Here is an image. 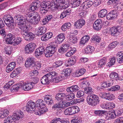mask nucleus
Masks as SVG:
<instances>
[{"mask_svg": "<svg viewBox=\"0 0 123 123\" xmlns=\"http://www.w3.org/2000/svg\"><path fill=\"white\" fill-rule=\"evenodd\" d=\"M14 19L17 22L18 26L21 30V34L25 40H30L34 38V35L32 33L28 31V27L25 23V19L23 17L16 15Z\"/></svg>", "mask_w": 123, "mask_h": 123, "instance_id": "nucleus-1", "label": "nucleus"}, {"mask_svg": "<svg viewBox=\"0 0 123 123\" xmlns=\"http://www.w3.org/2000/svg\"><path fill=\"white\" fill-rule=\"evenodd\" d=\"M19 15L22 16L25 20H26L28 22L33 24H37L40 20V17L39 14L37 12L31 13L28 12L24 15Z\"/></svg>", "mask_w": 123, "mask_h": 123, "instance_id": "nucleus-2", "label": "nucleus"}, {"mask_svg": "<svg viewBox=\"0 0 123 123\" xmlns=\"http://www.w3.org/2000/svg\"><path fill=\"white\" fill-rule=\"evenodd\" d=\"M68 0H53L50 5L56 8L64 9L68 7Z\"/></svg>", "mask_w": 123, "mask_h": 123, "instance_id": "nucleus-3", "label": "nucleus"}, {"mask_svg": "<svg viewBox=\"0 0 123 123\" xmlns=\"http://www.w3.org/2000/svg\"><path fill=\"white\" fill-rule=\"evenodd\" d=\"M56 75L55 71H51L43 77L41 80V83L43 84H48L51 82L53 76Z\"/></svg>", "mask_w": 123, "mask_h": 123, "instance_id": "nucleus-4", "label": "nucleus"}, {"mask_svg": "<svg viewBox=\"0 0 123 123\" xmlns=\"http://www.w3.org/2000/svg\"><path fill=\"white\" fill-rule=\"evenodd\" d=\"M100 100L98 96L95 94H92L90 97L87 96V102L90 105L95 106L99 104Z\"/></svg>", "mask_w": 123, "mask_h": 123, "instance_id": "nucleus-5", "label": "nucleus"}, {"mask_svg": "<svg viewBox=\"0 0 123 123\" xmlns=\"http://www.w3.org/2000/svg\"><path fill=\"white\" fill-rule=\"evenodd\" d=\"M5 23L6 25L11 29L14 28L13 18L10 15H5L3 18Z\"/></svg>", "mask_w": 123, "mask_h": 123, "instance_id": "nucleus-6", "label": "nucleus"}, {"mask_svg": "<svg viewBox=\"0 0 123 123\" xmlns=\"http://www.w3.org/2000/svg\"><path fill=\"white\" fill-rule=\"evenodd\" d=\"M119 1V0H110L108 2L112 4L116 10L120 11L123 9V5L120 3Z\"/></svg>", "mask_w": 123, "mask_h": 123, "instance_id": "nucleus-7", "label": "nucleus"}, {"mask_svg": "<svg viewBox=\"0 0 123 123\" xmlns=\"http://www.w3.org/2000/svg\"><path fill=\"white\" fill-rule=\"evenodd\" d=\"M23 113L21 111L19 110L15 112L12 116L14 122L16 123L19 121L20 119L23 117Z\"/></svg>", "mask_w": 123, "mask_h": 123, "instance_id": "nucleus-8", "label": "nucleus"}, {"mask_svg": "<svg viewBox=\"0 0 123 123\" xmlns=\"http://www.w3.org/2000/svg\"><path fill=\"white\" fill-rule=\"evenodd\" d=\"M36 45L33 43L31 42L26 45L25 48V52L27 53H31L34 50Z\"/></svg>", "mask_w": 123, "mask_h": 123, "instance_id": "nucleus-9", "label": "nucleus"}, {"mask_svg": "<svg viewBox=\"0 0 123 123\" xmlns=\"http://www.w3.org/2000/svg\"><path fill=\"white\" fill-rule=\"evenodd\" d=\"M100 96L109 101L113 100L115 98V95L109 93H101L99 94Z\"/></svg>", "mask_w": 123, "mask_h": 123, "instance_id": "nucleus-10", "label": "nucleus"}, {"mask_svg": "<svg viewBox=\"0 0 123 123\" xmlns=\"http://www.w3.org/2000/svg\"><path fill=\"white\" fill-rule=\"evenodd\" d=\"M55 47L51 45L48 46L46 48V51L45 55L46 57H49L52 56L55 52Z\"/></svg>", "mask_w": 123, "mask_h": 123, "instance_id": "nucleus-11", "label": "nucleus"}, {"mask_svg": "<svg viewBox=\"0 0 123 123\" xmlns=\"http://www.w3.org/2000/svg\"><path fill=\"white\" fill-rule=\"evenodd\" d=\"M115 111L114 110L107 112L105 111L104 115L105 118L107 120L113 119L115 117Z\"/></svg>", "mask_w": 123, "mask_h": 123, "instance_id": "nucleus-12", "label": "nucleus"}, {"mask_svg": "<svg viewBox=\"0 0 123 123\" xmlns=\"http://www.w3.org/2000/svg\"><path fill=\"white\" fill-rule=\"evenodd\" d=\"M26 107L27 111L31 112L34 108L36 107L35 104L33 101H29L27 103Z\"/></svg>", "mask_w": 123, "mask_h": 123, "instance_id": "nucleus-13", "label": "nucleus"}, {"mask_svg": "<svg viewBox=\"0 0 123 123\" xmlns=\"http://www.w3.org/2000/svg\"><path fill=\"white\" fill-rule=\"evenodd\" d=\"M103 25L102 20L100 19L97 20L93 24V26L94 29L98 31L101 28Z\"/></svg>", "mask_w": 123, "mask_h": 123, "instance_id": "nucleus-14", "label": "nucleus"}, {"mask_svg": "<svg viewBox=\"0 0 123 123\" xmlns=\"http://www.w3.org/2000/svg\"><path fill=\"white\" fill-rule=\"evenodd\" d=\"M101 106L102 108L104 109H110L114 108L115 107V105L113 102H110L102 104Z\"/></svg>", "mask_w": 123, "mask_h": 123, "instance_id": "nucleus-15", "label": "nucleus"}, {"mask_svg": "<svg viewBox=\"0 0 123 123\" xmlns=\"http://www.w3.org/2000/svg\"><path fill=\"white\" fill-rule=\"evenodd\" d=\"M85 23V20L83 19H80L75 22L74 25L76 28L80 29L81 28Z\"/></svg>", "mask_w": 123, "mask_h": 123, "instance_id": "nucleus-16", "label": "nucleus"}, {"mask_svg": "<svg viewBox=\"0 0 123 123\" xmlns=\"http://www.w3.org/2000/svg\"><path fill=\"white\" fill-rule=\"evenodd\" d=\"M22 83V88L25 91H28L32 89L33 88V86L32 85V82L30 83Z\"/></svg>", "mask_w": 123, "mask_h": 123, "instance_id": "nucleus-17", "label": "nucleus"}, {"mask_svg": "<svg viewBox=\"0 0 123 123\" xmlns=\"http://www.w3.org/2000/svg\"><path fill=\"white\" fill-rule=\"evenodd\" d=\"M40 3L38 1L31 3L30 6L29 10L33 11L37 10L39 7Z\"/></svg>", "mask_w": 123, "mask_h": 123, "instance_id": "nucleus-18", "label": "nucleus"}, {"mask_svg": "<svg viewBox=\"0 0 123 123\" xmlns=\"http://www.w3.org/2000/svg\"><path fill=\"white\" fill-rule=\"evenodd\" d=\"M117 17V12L116 11L113 10L109 12L106 15V17L108 20H111Z\"/></svg>", "mask_w": 123, "mask_h": 123, "instance_id": "nucleus-19", "label": "nucleus"}, {"mask_svg": "<svg viewBox=\"0 0 123 123\" xmlns=\"http://www.w3.org/2000/svg\"><path fill=\"white\" fill-rule=\"evenodd\" d=\"M46 28L45 27L39 26L36 30V34L39 35L44 34L46 32Z\"/></svg>", "mask_w": 123, "mask_h": 123, "instance_id": "nucleus-20", "label": "nucleus"}, {"mask_svg": "<svg viewBox=\"0 0 123 123\" xmlns=\"http://www.w3.org/2000/svg\"><path fill=\"white\" fill-rule=\"evenodd\" d=\"M65 38L64 34L63 33H61L56 37V42L57 43L60 44L63 41Z\"/></svg>", "mask_w": 123, "mask_h": 123, "instance_id": "nucleus-21", "label": "nucleus"}, {"mask_svg": "<svg viewBox=\"0 0 123 123\" xmlns=\"http://www.w3.org/2000/svg\"><path fill=\"white\" fill-rule=\"evenodd\" d=\"M14 37L13 35L11 34H9L6 36L5 41L7 44H11L13 42Z\"/></svg>", "mask_w": 123, "mask_h": 123, "instance_id": "nucleus-22", "label": "nucleus"}, {"mask_svg": "<svg viewBox=\"0 0 123 123\" xmlns=\"http://www.w3.org/2000/svg\"><path fill=\"white\" fill-rule=\"evenodd\" d=\"M16 65L15 62H12L9 64L6 68V70L7 73H9L14 68Z\"/></svg>", "mask_w": 123, "mask_h": 123, "instance_id": "nucleus-23", "label": "nucleus"}, {"mask_svg": "<svg viewBox=\"0 0 123 123\" xmlns=\"http://www.w3.org/2000/svg\"><path fill=\"white\" fill-rule=\"evenodd\" d=\"M93 4V3L92 1H88L83 2L81 7L84 9H86L91 7Z\"/></svg>", "mask_w": 123, "mask_h": 123, "instance_id": "nucleus-24", "label": "nucleus"}, {"mask_svg": "<svg viewBox=\"0 0 123 123\" xmlns=\"http://www.w3.org/2000/svg\"><path fill=\"white\" fill-rule=\"evenodd\" d=\"M106 61V59L105 58H103L98 61L97 62L98 67L99 68H103L105 65Z\"/></svg>", "mask_w": 123, "mask_h": 123, "instance_id": "nucleus-25", "label": "nucleus"}, {"mask_svg": "<svg viewBox=\"0 0 123 123\" xmlns=\"http://www.w3.org/2000/svg\"><path fill=\"white\" fill-rule=\"evenodd\" d=\"M40 108L41 109L39 110V111H34L35 114L40 116L42 114L48 111V109L45 106Z\"/></svg>", "mask_w": 123, "mask_h": 123, "instance_id": "nucleus-26", "label": "nucleus"}, {"mask_svg": "<svg viewBox=\"0 0 123 123\" xmlns=\"http://www.w3.org/2000/svg\"><path fill=\"white\" fill-rule=\"evenodd\" d=\"M53 34L51 32H48L46 33L45 35L42 36L41 39L42 41H45L48 40L52 37Z\"/></svg>", "mask_w": 123, "mask_h": 123, "instance_id": "nucleus-27", "label": "nucleus"}, {"mask_svg": "<svg viewBox=\"0 0 123 123\" xmlns=\"http://www.w3.org/2000/svg\"><path fill=\"white\" fill-rule=\"evenodd\" d=\"M80 88L77 85H75L68 87L66 91L68 92H76Z\"/></svg>", "mask_w": 123, "mask_h": 123, "instance_id": "nucleus-28", "label": "nucleus"}, {"mask_svg": "<svg viewBox=\"0 0 123 123\" xmlns=\"http://www.w3.org/2000/svg\"><path fill=\"white\" fill-rule=\"evenodd\" d=\"M65 94L63 93H57L55 97L56 99L58 101L63 100L65 101Z\"/></svg>", "mask_w": 123, "mask_h": 123, "instance_id": "nucleus-29", "label": "nucleus"}, {"mask_svg": "<svg viewBox=\"0 0 123 123\" xmlns=\"http://www.w3.org/2000/svg\"><path fill=\"white\" fill-rule=\"evenodd\" d=\"M52 109L54 111H56L59 113L61 112L62 111V108L60 103L55 104L53 106Z\"/></svg>", "mask_w": 123, "mask_h": 123, "instance_id": "nucleus-30", "label": "nucleus"}, {"mask_svg": "<svg viewBox=\"0 0 123 123\" xmlns=\"http://www.w3.org/2000/svg\"><path fill=\"white\" fill-rule=\"evenodd\" d=\"M9 114V111L6 109L0 111V117L4 118L6 117Z\"/></svg>", "mask_w": 123, "mask_h": 123, "instance_id": "nucleus-31", "label": "nucleus"}, {"mask_svg": "<svg viewBox=\"0 0 123 123\" xmlns=\"http://www.w3.org/2000/svg\"><path fill=\"white\" fill-rule=\"evenodd\" d=\"M94 47L90 45L87 46L85 49V52L87 54L92 53L94 51Z\"/></svg>", "mask_w": 123, "mask_h": 123, "instance_id": "nucleus-32", "label": "nucleus"}, {"mask_svg": "<svg viewBox=\"0 0 123 123\" xmlns=\"http://www.w3.org/2000/svg\"><path fill=\"white\" fill-rule=\"evenodd\" d=\"M118 44L117 41H115L113 42L110 43L107 47V51H109L115 48L117 45Z\"/></svg>", "mask_w": 123, "mask_h": 123, "instance_id": "nucleus-33", "label": "nucleus"}, {"mask_svg": "<svg viewBox=\"0 0 123 123\" xmlns=\"http://www.w3.org/2000/svg\"><path fill=\"white\" fill-rule=\"evenodd\" d=\"M43 102V101L42 99H38L37 100L36 102V107L38 108L43 107L45 106Z\"/></svg>", "mask_w": 123, "mask_h": 123, "instance_id": "nucleus-34", "label": "nucleus"}, {"mask_svg": "<svg viewBox=\"0 0 123 123\" xmlns=\"http://www.w3.org/2000/svg\"><path fill=\"white\" fill-rule=\"evenodd\" d=\"M71 13V10L70 9L64 10L61 14L60 17L61 18H63L66 17L67 16L69 15Z\"/></svg>", "mask_w": 123, "mask_h": 123, "instance_id": "nucleus-35", "label": "nucleus"}, {"mask_svg": "<svg viewBox=\"0 0 123 123\" xmlns=\"http://www.w3.org/2000/svg\"><path fill=\"white\" fill-rule=\"evenodd\" d=\"M107 13V11L106 9H103L101 10L98 13V17L101 18L104 17L105 16Z\"/></svg>", "mask_w": 123, "mask_h": 123, "instance_id": "nucleus-36", "label": "nucleus"}, {"mask_svg": "<svg viewBox=\"0 0 123 123\" xmlns=\"http://www.w3.org/2000/svg\"><path fill=\"white\" fill-rule=\"evenodd\" d=\"M76 57L75 56H73L70 58L68 61V66L73 65L75 63Z\"/></svg>", "mask_w": 123, "mask_h": 123, "instance_id": "nucleus-37", "label": "nucleus"}, {"mask_svg": "<svg viewBox=\"0 0 123 123\" xmlns=\"http://www.w3.org/2000/svg\"><path fill=\"white\" fill-rule=\"evenodd\" d=\"M109 77L111 79L116 80H119V77L118 74L115 72H111L110 74Z\"/></svg>", "mask_w": 123, "mask_h": 123, "instance_id": "nucleus-38", "label": "nucleus"}, {"mask_svg": "<svg viewBox=\"0 0 123 123\" xmlns=\"http://www.w3.org/2000/svg\"><path fill=\"white\" fill-rule=\"evenodd\" d=\"M71 26V24L69 22L65 23L62 26L61 29L63 31H65L69 29Z\"/></svg>", "mask_w": 123, "mask_h": 123, "instance_id": "nucleus-39", "label": "nucleus"}, {"mask_svg": "<svg viewBox=\"0 0 123 123\" xmlns=\"http://www.w3.org/2000/svg\"><path fill=\"white\" fill-rule=\"evenodd\" d=\"M22 83H18L16 85H14L12 87L11 89L12 91L17 92L19 89L21 88H22Z\"/></svg>", "mask_w": 123, "mask_h": 123, "instance_id": "nucleus-40", "label": "nucleus"}, {"mask_svg": "<svg viewBox=\"0 0 123 123\" xmlns=\"http://www.w3.org/2000/svg\"><path fill=\"white\" fill-rule=\"evenodd\" d=\"M51 3V2L50 3V2H43L40 5V6L41 7V8L46 9L47 7H48V8L49 7V6L51 7H53L54 8H55V7H54V6H51L50 5Z\"/></svg>", "mask_w": 123, "mask_h": 123, "instance_id": "nucleus-41", "label": "nucleus"}, {"mask_svg": "<svg viewBox=\"0 0 123 123\" xmlns=\"http://www.w3.org/2000/svg\"><path fill=\"white\" fill-rule=\"evenodd\" d=\"M72 115H73L78 112L80 111L79 107L77 106L70 107Z\"/></svg>", "mask_w": 123, "mask_h": 123, "instance_id": "nucleus-42", "label": "nucleus"}, {"mask_svg": "<svg viewBox=\"0 0 123 123\" xmlns=\"http://www.w3.org/2000/svg\"><path fill=\"white\" fill-rule=\"evenodd\" d=\"M90 38V37L88 35H86L83 36L81 38V40L80 42V43L84 44L89 41Z\"/></svg>", "mask_w": 123, "mask_h": 123, "instance_id": "nucleus-43", "label": "nucleus"}, {"mask_svg": "<svg viewBox=\"0 0 123 123\" xmlns=\"http://www.w3.org/2000/svg\"><path fill=\"white\" fill-rule=\"evenodd\" d=\"M81 1L80 0H74L71 3L72 4V7L75 8L79 6L80 4Z\"/></svg>", "mask_w": 123, "mask_h": 123, "instance_id": "nucleus-44", "label": "nucleus"}, {"mask_svg": "<svg viewBox=\"0 0 123 123\" xmlns=\"http://www.w3.org/2000/svg\"><path fill=\"white\" fill-rule=\"evenodd\" d=\"M75 97L74 93H72L68 95H66L65 94V99L66 100H71L74 99Z\"/></svg>", "mask_w": 123, "mask_h": 123, "instance_id": "nucleus-45", "label": "nucleus"}, {"mask_svg": "<svg viewBox=\"0 0 123 123\" xmlns=\"http://www.w3.org/2000/svg\"><path fill=\"white\" fill-rule=\"evenodd\" d=\"M14 121L11 116H9L5 118L3 123H14Z\"/></svg>", "mask_w": 123, "mask_h": 123, "instance_id": "nucleus-46", "label": "nucleus"}, {"mask_svg": "<svg viewBox=\"0 0 123 123\" xmlns=\"http://www.w3.org/2000/svg\"><path fill=\"white\" fill-rule=\"evenodd\" d=\"M71 72V71L70 68L64 69L63 70V73L62 74V75L63 76V75H64L66 76H68L69 75Z\"/></svg>", "mask_w": 123, "mask_h": 123, "instance_id": "nucleus-47", "label": "nucleus"}, {"mask_svg": "<svg viewBox=\"0 0 123 123\" xmlns=\"http://www.w3.org/2000/svg\"><path fill=\"white\" fill-rule=\"evenodd\" d=\"M109 60L110 61L107 64L108 65L107 66L110 67L114 64L116 60L115 57H113L110 58Z\"/></svg>", "mask_w": 123, "mask_h": 123, "instance_id": "nucleus-48", "label": "nucleus"}, {"mask_svg": "<svg viewBox=\"0 0 123 123\" xmlns=\"http://www.w3.org/2000/svg\"><path fill=\"white\" fill-rule=\"evenodd\" d=\"M110 31L111 32V35L112 36H116L118 33L116 27H112L110 29Z\"/></svg>", "mask_w": 123, "mask_h": 123, "instance_id": "nucleus-49", "label": "nucleus"}, {"mask_svg": "<svg viewBox=\"0 0 123 123\" xmlns=\"http://www.w3.org/2000/svg\"><path fill=\"white\" fill-rule=\"evenodd\" d=\"M81 118L80 117L76 116L71 121V122L72 123H78L81 121Z\"/></svg>", "mask_w": 123, "mask_h": 123, "instance_id": "nucleus-50", "label": "nucleus"}, {"mask_svg": "<svg viewBox=\"0 0 123 123\" xmlns=\"http://www.w3.org/2000/svg\"><path fill=\"white\" fill-rule=\"evenodd\" d=\"M56 75L55 76H56ZM55 76H53L52 79H53V81L55 83L58 82L60 81H61L64 78L63 77L62 75L58 77H56V78H54V77Z\"/></svg>", "mask_w": 123, "mask_h": 123, "instance_id": "nucleus-51", "label": "nucleus"}, {"mask_svg": "<svg viewBox=\"0 0 123 123\" xmlns=\"http://www.w3.org/2000/svg\"><path fill=\"white\" fill-rule=\"evenodd\" d=\"M86 71V70L85 69H81L78 72H76L75 74L76 75V76H79L83 75Z\"/></svg>", "mask_w": 123, "mask_h": 123, "instance_id": "nucleus-52", "label": "nucleus"}, {"mask_svg": "<svg viewBox=\"0 0 123 123\" xmlns=\"http://www.w3.org/2000/svg\"><path fill=\"white\" fill-rule=\"evenodd\" d=\"M35 63H34L26 61L25 63V66L26 68H32L34 66Z\"/></svg>", "mask_w": 123, "mask_h": 123, "instance_id": "nucleus-53", "label": "nucleus"}, {"mask_svg": "<svg viewBox=\"0 0 123 123\" xmlns=\"http://www.w3.org/2000/svg\"><path fill=\"white\" fill-rule=\"evenodd\" d=\"M92 40L93 41L99 43L100 42L101 39L100 37L95 35L93 36L92 38Z\"/></svg>", "mask_w": 123, "mask_h": 123, "instance_id": "nucleus-54", "label": "nucleus"}, {"mask_svg": "<svg viewBox=\"0 0 123 123\" xmlns=\"http://www.w3.org/2000/svg\"><path fill=\"white\" fill-rule=\"evenodd\" d=\"M60 104L62 109L70 106L71 104L70 101L68 102H62Z\"/></svg>", "mask_w": 123, "mask_h": 123, "instance_id": "nucleus-55", "label": "nucleus"}, {"mask_svg": "<svg viewBox=\"0 0 123 123\" xmlns=\"http://www.w3.org/2000/svg\"><path fill=\"white\" fill-rule=\"evenodd\" d=\"M115 117L116 116H120L121 115L122 113L123 112V110L120 108L117 109L115 111Z\"/></svg>", "mask_w": 123, "mask_h": 123, "instance_id": "nucleus-56", "label": "nucleus"}, {"mask_svg": "<svg viewBox=\"0 0 123 123\" xmlns=\"http://www.w3.org/2000/svg\"><path fill=\"white\" fill-rule=\"evenodd\" d=\"M12 49V48L10 46H6L5 49L6 53L8 55H10L11 54Z\"/></svg>", "mask_w": 123, "mask_h": 123, "instance_id": "nucleus-57", "label": "nucleus"}, {"mask_svg": "<svg viewBox=\"0 0 123 123\" xmlns=\"http://www.w3.org/2000/svg\"><path fill=\"white\" fill-rule=\"evenodd\" d=\"M63 63L62 61H59L54 63L53 64V66L55 67H57L61 66Z\"/></svg>", "mask_w": 123, "mask_h": 123, "instance_id": "nucleus-58", "label": "nucleus"}, {"mask_svg": "<svg viewBox=\"0 0 123 123\" xmlns=\"http://www.w3.org/2000/svg\"><path fill=\"white\" fill-rule=\"evenodd\" d=\"M84 92L85 93L88 94V95L91 94L92 93V89L90 87H86L84 88Z\"/></svg>", "mask_w": 123, "mask_h": 123, "instance_id": "nucleus-59", "label": "nucleus"}, {"mask_svg": "<svg viewBox=\"0 0 123 123\" xmlns=\"http://www.w3.org/2000/svg\"><path fill=\"white\" fill-rule=\"evenodd\" d=\"M77 38L76 37L73 36L69 37V41L71 43H76L77 42Z\"/></svg>", "mask_w": 123, "mask_h": 123, "instance_id": "nucleus-60", "label": "nucleus"}, {"mask_svg": "<svg viewBox=\"0 0 123 123\" xmlns=\"http://www.w3.org/2000/svg\"><path fill=\"white\" fill-rule=\"evenodd\" d=\"M105 111L101 110H96L94 111V113L95 114L99 116L102 117L104 115Z\"/></svg>", "mask_w": 123, "mask_h": 123, "instance_id": "nucleus-61", "label": "nucleus"}, {"mask_svg": "<svg viewBox=\"0 0 123 123\" xmlns=\"http://www.w3.org/2000/svg\"><path fill=\"white\" fill-rule=\"evenodd\" d=\"M70 107H69L65 110L64 113L66 115H72Z\"/></svg>", "mask_w": 123, "mask_h": 123, "instance_id": "nucleus-62", "label": "nucleus"}, {"mask_svg": "<svg viewBox=\"0 0 123 123\" xmlns=\"http://www.w3.org/2000/svg\"><path fill=\"white\" fill-rule=\"evenodd\" d=\"M62 46L63 47L66 51L69 50L71 48V47L68 44H63Z\"/></svg>", "mask_w": 123, "mask_h": 123, "instance_id": "nucleus-63", "label": "nucleus"}, {"mask_svg": "<svg viewBox=\"0 0 123 123\" xmlns=\"http://www.w3.org/2000/svg\"><path fill=\"white\" fill-rule=\"evenodd\" d=\"M114 123H123V117H119L116 119Z\"/></svg>", "mask_w": 123, "mask_h": 123, "instance_id": "nucleus-64", "label": "nucleus"}]
</instances>
